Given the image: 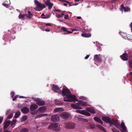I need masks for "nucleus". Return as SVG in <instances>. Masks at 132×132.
I'll use <instances>...</instances> for the list:
<instances>
[{
    "label": "nucleus",
    "instance_id": "2eb2a0df",
    "mask_svg": "<svg viewBox=\"0 0 132 132\" xmlns=\"http://www.w3.org/2000/svg\"><path fill=\"white\" fill-rule=\"evenodd\" d=\"M102 119L103 121L106 123H110V118L108 117H102Z\"/></svg>",
    "mask_w": 132,
    "mask_h": 132
},
{
    "label": "nucleus",
    "instance_id": "a211bd4d",
    "mask_svg": "<svg viewBox=\"0 0 132 132\" xmlns=\"http://www.w3.org/2000/svg\"><path fill=\"white\" fill-rule=\"evenodd\" d=\"M109 123L110 124L114 125L116 126L117 128H118V125L117 122L116 121H114L113 119H112L111 120Z\"/></svg>",
    "mask_w": 132,
    "mask_h": 132
},
{
    "label": "nucleus",
    "instance_id": "f8f14e48",
    "mask_svg": "<svg viewBox=\"0 0 132 132\" xmlns=\"http://www.w3.org/2000/svg\"><path fill=\"white\" fill-rule=\"evenodd\" d=\"M121 59L124 61H127L128 58V55L126 53H124L120 56Z\"/></svg>",
    "mask_w": 132,
    "mask_h": 132
},
{
    "label": "nucleus",
    "instance_id": "bb28decb",
    "mask_svg": "<svg viewBox=\"0 0 132 132\" xmlns=\"http://www.w3.org/2000/svg\"><path fill=\"white\" fill-rule=\"evenodd\" d=\"M47 116V114H40L36 116L35 117V119H36L38 118H40L41 117L44 116Z\"/></svg>",
    "mask_w": 132,
    "mask_h": 132
},
{
    "label": "nucleus",
    "instance_id": "9b49d317",
    "mask_svg": "<svg viewBox=\"0 0 132 132\" xmlns=\"http://www.w3.org/2000/svg\"><path fill=\"white\" fill-rule=\"evenodd\" d=\"M4 3L2 4V5L7 8L9 7V5L10 4V0H3Z\"/></svg>",
    "mask_w": 132,
    "mask_h": 132
},
{
    "label": "nucleus",
    "instance_id": "c756f323",
    "mask_svg": "<svg viewBox=\"0 0 132 132\" xmlns=\"http://www.w3.org/2000/svg\"><path fill=\"white\" fill-rule=\"evenodd\" d=\"M94 120L97 122L101 123L103 124V122L99 118L97 117H95L94 118Z\"/></svg>",
    "mask_w": 132,
    "mask_h": 132
},
{
    "label": "nucleus",
    "instance_id": "473e14b6",
    "mask_svg": "<svg viewBox=\"0 0 132 132\" xmlns=\"http://www.w3.org/2000/svg\"><path fill=\"white\" fill-rule=\"evenodd\" d=\"M121 126L122 128V129L124 131H126L127 130V129L126 127L125 126V123L123 122H122L121 124Z\"/></svg>",
    "mask_w": 132,
    "mask_h": 132
},
{
    "label": "nucleus",
    "instance_id": "e433bc0d",
    "mask_svg": "<svg viewBox=\"0 0 132 132\" xmlns=\"http://www.w3.org/2000/svg\"><path fill=\"white\" fill-rule=\"evenodd\" d=\"M26 16L25 14H22L20 13L19 16V18L20 19H23L24 17Z\"/></svg>",
    "mask_w": 132,
    "mask_h": 132
},
{
    "label": "nucleus",
    "instance_id": "20e7f679",
    "mask_svg": "<svg viewBox=\"0 0 132 132\" xmlns=\"http://www.w3.org/2000/svg\"><path fill=\"white\" fill-rule=\"evenodd\" d=\"M61 93L63 96H64L69 95L70 94V92L68 89L64 88L63 89Z\"/></svg>",
    "mask_w": 132,
    "mask_h": 132
},
{
    "label": "nucleus",
    "instance_id": "c9c22d12",
    "mask_svg": "<svg viewBox=\"0 0 132 132\" xmlns=\"http://www.w3.org/2000/svg\"><path fill=\"white\" fill-rule=\"evenodd\" d=\"M85 110H76V112L80 113L81 114L84 115L85 112Z\"/></svg>",
    "mask_w": 132,
    "mask_h": 132
},
{
    "label": "nucleus",
    "instance_id": "423d86ee",
    "mask_svg": "<svg viewBox=\"0 0 132 132\" xmlns=\"http://www.w3.org/2000/svg\"><path fill=\"white\" fill-rule=\"evenodd\" d=\"M60 120L59 116L57 114L52 116L51 117V120L53 122H57Z\"/></svg>",
    "mask_w": 132,
    "mask_h": 132
},
{
    "label": "nucleus",
    "instance_id": "5701e85b",
    "mask_svg": "<svg viewBox=\"0 0 132 132\" xmlns=\"http://www.w3.org/2000/svg\"><path fill=\"white\" fill-rule=\"evenodd\" d=\"M61 30L63 32H66L69 33V34H71L72 33V32L69 31L65 27H62L61 28Z\"/></svg>",
    "mask_w": 132,
    "mask_h": 132
},
{
    "label": "nucleus",
    "instance_id": "3c124183",
    "mask_svg": "<svg viewBox=\"0 0 132 132\" xmlns=\"http://www.w3.org/2000/svg\"><path fill=\"white\" fill-rule=\"evenodd\" d=\"M37 113V112L36 111H34L33 112H31V114L34 115L36 114Z\"/></svg>",
    "mask_w": 132,
    "mask_h": 132
},
{
    "label": "nucleus",
    "instance_id": "9d476101",
    "mask_svg": "<svg viewBox=\"0 0 132 132\" xmlns=\"http://www.w3.org/2000/svg\"><path fill=\"white\" fill-rule=\"evenodd\" d=\"M123 9L124 12H128L130 11V9L129 7L127 6L125 7L123 4H121L120 6V10L122 11Z\"/></svg>",
    "mask_w": 132,
    "mask_h": 132
},
{
    "label": "nucleus",
    "instance_id": "c85d7f7f",
    "mask_svg": "<svg viewBox=\"0 0 132 132\" xmlns=\"http://www.w3.org/2000/svg\"><path fill=\"white\" fill-rule=\"evenodd\" d=\"M26 16L28 18L30 19L33 16V15L30 12L28 11L27 14H26Z\"/></svg>",
    "mask_w": 132,
    "mask_h": 132
},
{
    "label": "nucleus",
    "instance_id": "4c0bfd02",
    "mask_svg": "<svg viewBox=\"0 0 132 132\" xmlns=\"http://www.w3.org/2000/svg\"><path fill=\"white\" fill-rule=\"evenodd\" d=\"M28 129L26 128H23L20 130V132H28Z\"/></svg>",
    "mask_w": 132,
    "mask_h": 132
},
{
    "label": "nucleus",
    "instance_id": "0e129e2a",
    "mask_svg": "<svg viewBox=\"0 0 132 132\" xmlns=\"http://www.w3.org/2000/svg\"><path fill=\"white\" fill-rule=\"evenodd\" d=\"M71 30H72V31H70L71 32H72V33L73 32V31H78V30H76V29H71Z\"/></svg>",
    "mask_w": 132,
    "mask_h": 132
},
{
    "label": "nucleus",
    "instance_id": "4468645a",
    "mask_svg": "<svg viewBox=\"0 0 132 132\" xmlns=\"http://www.w3.org/2000/svg\"><path fill=\"white\" fill-rule=\"evenodd\" d=\"M38 108V106L35 104H31L30 107V111H33Z\"/></svg>",
    "mask_w": 132,
    "mask_h": 132
},
{
    "label": "nucleus",
    "instance_id": "dca6fc26",
    "mask_svg": "<svg viewBox=\"0 0 132 132\" xmlns=\"http://www.w3.org/2000/svg\"><path fill=\"white\" fill-rule=\"evenodd\" d=\"M52 89L56 92H57L59 91L61 92V90L60 88L56 85H53L52 86Z\"/></svg>",
    "mask_w": 132,
    "mask_h": 132
},
{
    "label": "nucleus",
    "instance_id": "39448f33",
    "mask_svg": "<svg viewBox=\"0 0 132 132\" xmlns=\"http://www.w3.org/2000/svg\"><path fill=\"white\" fill-rule=\"evenodd\" d=\"M65 127L67 129H73L75 127V125L74 123L69 122L68 123L65 124Z\"/></svg>",
    "mask_w": 132,
    "mask_h": 132
},
{
    "label": "nucleus",
    "instance_id": "58836bf2",
    "mask_svg": "<svg viewBox=\"0 0 132 132\" xmlns=\"http://www.w3.org/2000/svg\"><path fill=\"white\" fill-rule=\"evenodd\" d=\"M65 96H66V97L64 98V101L65 102H69L70 101L69 100L68 95Z\"/></svg>",
    "mask_w": 132,
    "mask_h": 132
},
{
    "label": "nucleus",
    "instance_id": "ea45409f",
    "mask_svg": "<svg viewBox=\"0 0 132 132\" xmlns=\"http://www.w3.org/2000/svg\"><path fill=\"white\" fill-rule=\"evenodd\" d=\"M128 62L130 67L132 68V59H130Z\"/></svg>",
    "mask_w": 132,
    "mask_h": 132
},
{
    "label": "nucleus",
    "instance_id": "c03bdc74",
    "mask_svg": "<svg viewBox=\"0 0 132 132\" xmlns=\"http://www.w3.org/2000/svg\"><path fill=\"white\" fill-rule=\"evenodd\" d=\"M16 123V120H14L12 121L11 123V126H13V125H14L15 123Z\"/></svg>",
    "mask_w": 132,
    "mask_h": 132
},
{
    "label": "nucleus",
    "instance_id": "338daca9",
    "mask_svg": "<svg viewBox=\"0 0 132 132\" xmlns=\"http://www.w3.org/2000/svg\"><path fill=\"white\" fill-rule=\"evenodd\" d=\"M3 132H11V131H9L8 130H6L4 131Z\"/></svg>",
    "mask_w": 132,
    "mask_h": 132
},
{
    "label": "nucleus",
    "instance_id": "680f3d73",
    "mask_svg": "<svg viewBox=\"0 0 132 132\" xmlns=\"http://www.w3.org/2000/svg\"><path fill=\"white\" fill-rule=\"evenodd\" d=\"M89 55H87L85 57V59H87L88 57H89Z\"/></svg>",
    "mask_w": 132,
    "mask_h": 132
},
{
    "label": "nucleus",
    "instance_id": "2f4dec72",
    "mask_svg": "<svg viewBox=\"0 0 132 132\" xmlns=\"http://www.w3.org/2000/svg\"><path fill=\"white\" fill-rule=\"evenodd\" d=\"M63 109L61 108H57L55 109L54 110V112H57L60 111H62Z\"/></svg>",
    "mask_w": 132,
    "mask_h": 132
},
{
    "label": "nucleus",
    "instance_id": "f3484780",
    "mask_svg": "<svg viewBox=\"0 0 132 132\" xmlns=\"http://www.w3.org/2000/svg\"><path fill=\"white\" fill-rule=\"evenodd\" d=\"M86 111L92 113H95V109L92 108H86Z\"/></svg>",
    "mask_w": 132,
    "mask_h": 132
},
{
    "label": "nucleus",
    "instance_id": "f704fd0d",
    "mask_svg": "<svg viewBox=\"0 0 132 132\" xmlns=\"http://www.w3.org/2000/svg\"><path fill=\"white\" fill-rule=\"evenodd\" d=\"M55 102L56 104L57 105H61L63 104L62 103L61 101L57 100H55Z\"/></svg>",
    "mask_w": 132,
    "mask_h": 132
},
{
    "label": "nucleus",
    "instance_id": "393cba45",
    "mask_svg": "<svg viewBox=\"0 0 132 132\" xmlns=\"http://www.w3.org/2000/svg\"><path fill=\"white\" fill-rule=\"evenodd\" d=\"M96 127L98 128L100 130L104 132H106V130L104 129V128L100 125H97L96 126Z\"/></svg>",
    "mask_w": 132,
    "mask_h": 132
},
{
    "label": "nucleus",
    "instance_id": "a878e982",
    "mask_svg": "<svg viewBox=\"0 0 132 132\" xmlns=\"http://www.w3.org/2000/svg\"><path fill=\"white\" fill-rule=\"evenodd\" d=\"M91 34L90 33L86 34L83 33L81 34V36L85 37H89L91 36Z\"/></svg>",
    "mask_w": 132,
    "mask_h": 132
},
{
    "label": "nucleus",
    "instance_id": "774afa93",
    "mask_svg": "<svg viewBox=\"0 0 132 132\" xmlns=\"http://www.w3.org/2000/svg\"><path fill=\"white\" fill-rule=\"evenodd\" d=\"M97 50L98 51H101V48L100 47H99V48L98 49H97Z\"/></svg>",
    "mask_w": 132,
    "mask_h": 132
},
{
    "label": "nucleus",
    "instance_id": "7ed1b4c3",
    "mask_svg": "<svg viewBox=\"0 0 132 132\" xmlns=\"http://www.w3.org/2000/svg\"><path fill=\"white\" fill-rule=\"evenodd\" d=\"M34 100L37 102L36 104L39 106L44 105L45 104L44 101L42 100L39 98H35Z\"/></svg>",
    "mask_w": 132,
    "mask_h": 132
},
{
    "label": "nucleus",
    "instance_id": "de8ad7c7",
    "mask_svg": "<svg viewBox=\"0 0 132 132\" xmlns=\"http://www.w3.org/2000/svg\"><path fill=\"white\" fill-rule=\"evenodd\" d=\"M18 97V96L17 95H15L14 97L13 98L12 100L13 101L15 100L16 98Z\"/></svg>",
    "mask_w": 132,
    "mask_h": 132
},
{
    "label": "nucleus",
    "instance_id": "13d9d810",
    "mask_svg": "<svg viewBox=\"0 0 132 132\" xmlns=\"http://www.w3.org/2000/svg\"><path fill=\"white\" fill-rule=\"evenodd\" d=\"M45 25L47 26H51L52 25L50 23H47L45 24Z\"/></svg>",
    "mask_w": 132,
    "mask_h": 132
},
{
    "label": "nucleus",
    "instance_id": "79ce46f5",
    "mask_svg": "<svg viewBox=\"0 0 132 132\" xmlns=\"http://www.w3.org/2000/svg\"><path fill=\"white\" fill-rule=\"evenodd\" d=\"M50 15H46L44 17H42V18L43 19H48L50 18Z\"/></svg>",
    "mask_w": 132,
    "mask_h": 132
},
{
    "label": "nucleus",
    "instance_id": "aec40b11",
    "mask_svg": "<svg viewBox=\"0 0 132 132\" xmlns=\"http://www.w3.org/2000/svg\"><path fill=\"white\" fill-rule=\"evenodd\" d=\"M71 106L72 108L75 109H82V108L79 106L78 105L73 104H71Z\"/></svg>",
    "mask_w": 132,
    "mask_h": 132
},
{
    "label": "nucleus",
    "instance_id": "4be33fe9",
    "mask_svg": "<svg viewBox=\"0 0 132 132\" xmlns=\"http://www.w3.org/2000/svg\"><path fill=\"white\" fill-rule=\"evenodd\" d=\"M11 122V121L10 120L6 121L5 123L4 127V129H6L10 124Z\"/></svg>",
    "mask_w": 132,
    "mask_h": 132
},
{
    "label": "nucleus",
    "instance_id": "f257e3e1",
    "mask_svg": "<svg viewBox=\"0 0 132 132\" xmlns=\"http://www.w3.org/2000/svg\"><path fill=\"white\" fill-rule=\"evenodd\" d=\"M60 125L57 123H53L50 125L48 127V129H52L56 131H59L60 130Z\"/></svg>",
    "mask_w": 132,
    "mask_h": 132
},
{
    "label": "nucleus",
    "instance_id": "ddd939ff",
    "mask_svg": "<svg viewBox=\"0 0 132 132\" xmlns=\"http://www.w3.org/2000/svg\"><path fill=\"white\" fill-rule=\"evenodd\" d=\"M21 111L23 113L26 114L29 112V109L27 107L25 106L22 108L21 109Z\"/></svg>",
    "mask_w": 132,
    "mask_h": 132
},
{
    "label": "nucleus",
    "instance_id": "b1692460",
    "mask_svg": "<svg viewBox=\"0 0 132 132\" xmlns=\"http://www.w3.org/2000/svg\"><path fill=\"white\" fill-rule=\"evenodd\" d=\"M46 108L44 106H43L39 108L37 110V111L41 112H44L46 111Z\"/></svg>",
    "mask_w": 132,
    "mask_h": 132
},
{
    "label": "nucleus",
    "instance_id": "8fccbe9b",
    "mask_svg": "<svg viewBox=\"0 0 132 132\" xmlns=\"http://www.w3.org/2000/svg\"><path fill=\"white\" fill-rule=\"evenodd\" d=\"M112 131L113 132H117V129H115L114 128H113L112 129Z\"/></svg>",
    "mask_w": 132,
    "mask_h": 132
},
{
    "label": "nucleus",
    "instance_id": "6e6d98bb",
    "mask_svg": "<svg viewBox=\"0 0 132 132\" xmlns=\"http://www.w3.org/2000/svg\"><path fill=\"white\" fill-rule=\"evenodd\" d=\"M56 17L58 18H60L62 17V15H57Z\"/></svg>",
    "mask_w": 132,
    "mask_h": 132
},
{
    "label": "nucleus",
    "instance_id": "37998d69",
    "mask_svg": "<svg viewBox=\"0 0 132 132\" xmlns=\"http://www.w3.org/2000/svg\"><path fill=\"white\" fill-rule=\"evenodd\" d=\"M13 116V114L12 113L10 114L7 117V118L8 119H10Z\"/></svg>",
    "mask_w": 132,
    "mask_h": 132
},
{
    "label": "nucleus",
    "instance_id": "5fc2aeb1",
    "mask_svg": "<svg viewBox=\"0 0 132 132\" xmlns=\"http://www.w3.org/2000/svg\"><path fill=\"white\" fill-rule=\"evenodd\" d=\"M3 117H0V124L2 123L3 120Z\"/></svg>",
    "mask_w": 132,
    "mask_h": 132
},
{
    "label": "nucleus",
    "instance_id": "6ab92c4d",
    "mask_svg": "<svg viewBox=\"0 0 132 132\" xmlns=\"http://www.w3.org/2000/svg\"><path fill=\"white\" fill-rule=\"evenodd\" d=\"M34 2L35 4L36 5V7L37 9H38L39 8H41L42 6V4L41 3L39 2L37 0H35Z\"/></svg>",
    "mask_w": 132,
    "mask_h": 132
},
{
    "label": "nucleus",
    "instance_id": "49530a36",
    "mask_svg": "<svg viewBox=\"0 0 132 132\" xmlns=\"http://www.w3.org/2000/svg\"><path fill=\"white\" fill-rule=\"evenodd\" d=\"M42 124L43 125L45 126H46L48 124V123L47 122H42Z\"/></svg>",
    "mask_w": 132,
    "mask_h": 132
},
{
    "label": "nucleus",
    "instance_id": "603ef678",
    "mask_svg": "<svg viewBox=\"0 0 132 132\" xmlns=\"http://www.w3.org/2000/svg\"><path fill=\"white\" fill-rule=\"evenodd\" d=\"M11 97H13L15 95V93L13 92H11Z\"/></svg>",
    "mask_w": 132,
    "mask_h": 132
},
{
    "label": "nucleus",
    "instance_id": "f03ea898",
    "mask_svg": "<svg viewBox=\"0 0 132 132\" xmlns=\"http://www.w3.org/2000/svg\"><path fill=\"white\" fill-rule=\"evenodd\" d=\"M94 59L95 61L101 63L102 60V56L100 54L95 55L94 56Z\"/></svg>",
    "mask_w": 132,
    "mask_h": 132
},
{
    "label": "nucleus",
    "instance_id": "052dcab7",
    "mask_svg": "<svg viewBox=\"0 0 132 132\" xmlns=\"http://www.w3.org/2000/svg\"><path fill=\"white\" fill-rule=\"evenodd\" d=\"M130 27L131 28V31L132 32V22L130 24Z\"/></svg>",
    "mask_w": 132,
    "mask_h": 132
},
{
    "label": "nucleus",
    "instance_id": "bf43d9fd",
    "mask_svg": "<svg viewBox=\"0 0 132 132\" xmlns=\"http://www.w3.org/2000/svg\"><path fill=\"white\" fill-rule=\"evenodd\" d=\"M119 0H112L111 1V3H114L116 1H117Z\"/></svg>",
    "mask_w": 132,
    "mask_h": 132
},
{
    "label": "nucleus",
    "instance_id": "69168bd1",
    "mask_svg": "<svg viewBox=\"0 0 132 132\" xmlns=\"http://www.w3.org/2000/svg\"><path fill=\"white\" fill-rule=\"evenodd\" d=\"M76 18L77 19H81V18L80 16H77L76 17Z\"/></svg>",
    "mask_w": 132,
    "mask_h": 132
},
{
    "label": "nucleus",
    "instance_id": "72a5a7b5",
    "mask_svg": "<svg viewBox=\"0 0 132 132\" xmlns=\"http://www.w3.org/2000/svg\"><path fill=\"white\" fill-rule=\"evenodd\" d=\"M27 119V116L25 115L23 116L21 119V121L23 122L25 121Z\"/></svg>",
    "mask_w": 132,
    "mask_h": 132
},
{
    "label": "nucleus",
    "instance_id": "0eeeda50",
    "mask_svg": "<svg viewBox=\"0 0 132 132\" xmlns=\"http://www.w3.org/2000/svg\"><path fill=\"white\" fill-rule=\"evenodd\" d=\"M69 98V102L78 101L76 99V96L73 95H70V94L68 95Z\"/></svg>",
    "mask_w": 132,
    "mask_h": 132
},
{
    "label": "nucleus",
    "instance_id": "864d4df0",
    "mask_svg": "<svg viewBox=\"0 0 132 132\" xmlns=\"http://www.w3.org/2000/svg\"><path fill=\"white\" fill-rule=\"evenodd\" d=\"M46 7L45 5V4H44L43 5H42V6L41 7V10H42L44 8H45Z\"/></svg>",
    "mask_w": 132,
    "mask_h": 132
},
{
    "label": "nucleus",
    "instance_id": "09e8293b",
    "mask_svg": "<svg viewBox=\"0 0 132 132\" xmlns=\"http://www.w3.org/2000/svg\"><path fill=\"white\" fill-rule=\"evenodd\" d=\"M69 16L68 15H65L64 18L65 19H68Z\"/></svg>",
    "mask_w": 132,
    "mask_h": 132
},
{
    "label": "nucleus",
    "instance_id": "412c9836",
    "mask_svg": "<svg viewBox=\"0 0 132 132\" xmlns=\"http://www.w3.org/2000/svg\"><path fill=\"white\" fill-rule=\"evenodd\" d=\"M77 103L79 105H80L81 106H86L87 105V104L86 102H84L82 101H79Z\"/></svg>",
    "mask_w": 132,
    "mask_h": 132
},
{
    "label": "nucleus",
    "instance_id": "a19ab883",
    "mask_svg": "<svg viewBox=\"0 0 132 132\" xmlns=\"http://www.w3.org/2000/svg\"><path fill=\"white\" fill-rule=\"evenodd\" d=\"M84 115L88 116H90V114L89 113L85 111Z\"/></svg>",
    "mask_w": 132,
    "mask_h": 132
},
{
    "label": "nucleus",
    "instance_id": "4d7b16f0",
    "mask_svg": "<svg viewBox=\"0 0 132 132\" xmlns=\"http://www.w3.org/2000/svg\"><path fill=\"white\" fill-rule=\"evenodd\" d=\"M54 11H55V12H61V10L59 9H56V10H54Z\"/></svg>",
    "mask_w": 132,
    "mask_h": 132
},
{
    "label": "nucleus",
    "instance_id": "e2e57ef3",
    "mask_svg": "<svg viewBox=\"0 0 132 132\" xmlns=\"http://www.w3.org/2000/svg\"><path fill=\"white\" fill-rule=\"evenodd\" d=\"M130 75L131 78V79L132 80V72H131L130 73Z\"/></svg>",
    "mask_w": 132,
    "mask_h": 132
},
{
    "label": "nucleus",
    "instance_id": "7c9ffc66",
    "mask_svg": "<svg viewBox=\"0 0 132 132\" xmlns=\"http://www.w3.org/2000/svg\"><path fill=\"white\" fill-rule=\"evenodd\" d=\"M20 112L19 111H18L15 113V115L14 117V118H17L20 116Z\"/></svg>",
    "mask_w": 132,
    "mask_h": 132
},
{
    "label": "nucleus",
    "instance_id": "1a4fd4ad",
    "mask_svg": "<svg viewBox=\"0 0 132 132\" xmlns=\"http://www.w3.org/2000/svg\"><path fill=\"white\" fill-rule=\"evenodd\" d=\"M45 4L46 6H48V9L49 10L51 9L53 5V3L50 2V0H47L45 3Z\"/></svg>",
    "mask_w": 132,
    "mask_h": 132
},
{
    "label": "nucleus",
    "instance_id": "6e6552de",
    "mask_svg": "<svg viewBox=\"0 0 132 132\" xmlns=\"http://www.w3.org/2000/svg\"><path fill=\"white\" fill-rule=\"evenodd\" d=\"M60 116L62 118L66 120L69 118L70 116V115L68 113L65 112L62 113L61 115Z\"/></svg>",
    "mask_w": 132,
    "mask_h": 132
},
{
    "label": "nucleus",
    "instance_id": "cd10ccee",
    "mask_svg": "<svg viewBox=\"0 0 132 132\" xmlns=\"http://www.w3.org/2000/svg\"><path fill=\"white\" fill-rule=\"evenodd\" d=\"M95 128V125L93 124L89 123L88 125V128L89 129H94Z\"/></svg>",
    "mask_w": 132,
    "mask_h": 132
},
{
    "label": "nucleus",
    "instance_id": "a18cd8bd",
    "mask_svg": "<svg viewBox=\"0 0 132 132\" xmlns=\"http://www.w3.org/2000/svg\"><path fill=\"white\" fill-rule=\"evenodd\" d=\"M60 1H61L63 2H66L68 4H70V3L67 1H66V0H60Z\"/></svg>",
    "mask_w": 132,
    "mask_h": 132
}]
</instances>
